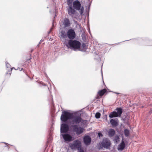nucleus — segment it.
<instances>
[{
  "label": "nucleus",
  "instance_id": "obj_6",
  "mask_svg": "<svg viewBox=\"0 0 152 152\" xmlns=\"http://www.w3.org/2000/svg\"><path fill=\"white\" fill-rule=\"evenodd\" d=\"M72 114L67 111H64L61 115V119L63 122H65L71 119Z\"/></svg>",
  "mask_w": 152,
  "mask_h": 152
},
{
  "label": "nucleus",
  "instance_id": "obj_8",
  "mask_svg": "<svg viewBox=\"0 0 152 152\" xmlns=\"http://www.w3.org/2000/svg\"><path fill=\"white\" fill-rule=\"evenodd\" d=\"M81 146V142L78 140H75L73 142V144L71 145L70 147L72 149H79Z\"/></svg>",
  "mask_w": 152,
  "mask_h": 152
},
{
  "label": "nucleus",
  "instance_id": "obj_24",
  "mask_svg": "<svg viewBox=\"0 0 152 152\" xmlns=\"http://www.w3.org/2000/svg\"><path fill=\"white\" fill-rule=\"evenodd\" d=\"M82 47L84 49H85L86 48V45L85 43H83L82 44Z\"/></svg>",
  "mask_w": 152,
  "mask_h": 152
},
{
  "label": "nucleus",
  "instance_id": "obj_17",
  "mask_svg": "<svg viewBox=\"0 0 152 152\" xmlns=\"http://www.w3.org/2000/svg\"><path fill=\"white\" fill-rule=\"evenodd\" d=\"M110 122L112 125L113 126L115 127L117 126L118 125L117 122L114 119H111Z\"/></svg>",
  "mask_w": 152,
  "mask_h": 152
},
{
  "label": "nucleus",
  "instance_id": "obj_5",
  "mask_svg": "<svg viewBox=\"0 0 152 152\" xmlns=\"http://www.w3.org/2000/svg\"><path fill=\"white\" fill-rule=\"evenodd\" d=\"M68 45L74 49H78L80 48L81 43L77 40H69L68 41Z\"/></svg>",
  "mask_w": 152,
  "mask_h": 152
},
{
  "label": "nucleus",
  "instance_id": "obj_20",
  "mask_svg": "<svg viewBox=\"0 0 152 152\" xmlns=\"http://www.w3.org/2000/svg\"><path fill=\"white\" fill-rule=\"evenodd\" d=\"M15 69L14 67H13L12 68H10L9 70H8V71L7 72L6 74H9L10 75L12 72V69Z\"/></svg>",
  "mask_w": 152,
  "mask_h": 152
},
{
  "label": "nucleus",
  "instance_id": "obj_16",
  "mask_svg": "<svg viewBox=\"0 0 152 152\" xmlns=\"http://www.w3.org/2000/svg\"><path fill=\"white\" fill-rule=\"evenodd\" d=\"M63 24L65 27L69 26L70 25L69 20L67 18L64 19V20Z\"/></svg>",
  "mask_w": 152,
  "mask_h": 152
},
{
  "label": "nucleus",
  "instance_id": "obj_13",
  "mask_svg": "<svg viewBox=\"0 0 152 152\" xmlns=\"http://www.w3.org/2000/svg\"><path fill=\"white\" fill-rule=\"evenodd\" d=\"M60 37L61 38L65 39L67 37V33L64 30L61 31L59 34Z\"/></svg>",
  "mask_w": 152,
  "mask_h": 152
},
{
  "label": "nucleus",
  "instance_id": "obj_10",
  "mask_svg": "<svg viewBox=\"0 0 152 152\" xmlns=\"http://www.w3.org/2000/svg\"><path fill=\"white\" fill-rule=\"evenodd\" d=\"M69 130V126L66 124H63L61 128V133H66Z\"/></svg>",
  "mask_w": 152,
  "mask_h": 152
},
{
  "label": "nucleus",
  "instance_id": "obj_19",
  "mask_svg": "<svg viewBox=\"0 0 152 152\" xmlns=\"http://www.w3.org/2000/svg\"><path fill=\"white\" fill-rule=\"evenodd\" d=\"M124 134L126 137H128L129 134V130L127 129H125L124 130Z\"/></svg>",
  "mask_w": 152,
  "mask_h": 152
},
{
  "label": "nucleus",
  "instance_id": "obj_12",
  "mask_svg": "<svg viewBox=\"0 0 152 152\" xmlns=\"http://www.w3.org/2000/svg\"><path fill=\"white\" fill-rule=\"evenodd\" d=\"M83 141L85 144L87 145H89L91 141V139L90 136H86L83 138Z\"/></svg>",
  "mask_w": 152,
  "mask_h": 152
},
{
  "label": "nucleus",
  "instance_id": "obj_14",
  "mask_svg": "<svg viewBox=\"0 0 152 152\" xmlns=\"http://www.w3.org/2000/svg\"><path fill=\"white\" fill-rule=\"evenodd\" d=\"M125 146V144L124 141L122 140L121 144L118 146V150H123Z\"/></svg>",
  "mask_w": 152,
  "mask_h": 152
},
{
  "label": "nucleus",
  "instance_id": "obj_30",
  "mask_svg": "<svg viewBox=\"0 0 152 152\" xmlns=\"http://www.w3.org/2000/svg\"><path fill=\"white\" fill-rule=\"evenodd\" d=\"M7 64L9 65V64L7 63V64H6V65H7Z\"/></svg>",
  "mask_w": 152,
  "mask_h": 152
},
{
  "label": "nucleus",
  "instance_id": "obj_28",
  "mask_svg": "<svg viewBox=\"0 0 152 152\" xmlns=\"http://www.w3.org/2000/svg\"><path fill=\"white\" fill-rule=\"evenodd\" d=\"M19 70L20 71H21L23 69V68H22L21 70H20V68H19Z\"/></svg>",
  "mask_w": 152,
  "mask_h": 152
},
{
  "label": "nucleus",
  "instance_id": "obj_1",
  "mask_svg": "<svg viewBox=\"0 0 152 152\" xmlns=\"http://www.w3.org/2000/svg\"><path fill=\"white\" fill-rule=\"evenodd\" d=\"M71 119L70 123L72 124L71 126L76 134L79 135L82 133L83 132L84 129L78 126L79 124L84 122L81 115L77 113L73 114Z\"/></svg>",
  "mask_w": 152,
  "mask_h": 152
},
{
  "label": "nucleus",
  "instance_id": "obj_3",
  "mask_svg": "<svg viewBox=\"0 0 152 152\" xmlns=\"http://www.w3.org/2000/svg\"><path fill=\"white\" fill-rule=\"evenodd\" d=\"M73 7L74 9L79 11L80 15H82L84 12V7L82 6L80 1L78 0L75 1L73 2Z\"/></svg>",
  "mask_w": 152,
  "mask_h": 152
},
{
  "label": "nucleus",
  "instance_id": "obj_22",
  "mask_svg": "<svg viewBox=\"0 0 152 152\" xmlns=\"http://www.w3.org/2000/svg\"><path fill=\"white\" fill-rule=\"evenodd\" d=\"M4 143L5 144V145L4 147H5L7 148H8V149H9V146L8 145H9L7 143H6V142H4Z\"/></svg>",
  "mask_w": 152,
  "mask_h": 152
},
{
  "label": "nucleus",
  "instance_id": "obj_27",
  "mask_svg": "<svg viewBox=\"0 0 152 152\" xmlns=\"http://www.w3.org/2000/svg\"><path fill=\"white\" fill-rule=\"evenodd\" d=\"M80 152H84V151L83 150H80Z\"/></svg>",
  "mask_w": 152,
  "mask_h": 152
},
{
  "label": "nucleus",
  "instance_id": "obj_23",
  "mask_svg": "<svg viewBox=\"0 0 152 152\" xmlns=\"http://www.w3.org/2000/svg\"><path fill=\"white\" fill-rule=\"evenodd\" d=\"M115 141L116 142H117L119 140V137H117L115 138Z\"/></svg>",
  "mask_w": 152,
  "mask_h": 152
},
{
  "label": "nucleus",
  "instance_id": "obj_7",
  "mask_svg": "<svg viewBox=\"0 0 152 152\" xmlns=\"http://www.w3.org/2000/svg\"><path fill=\"white\" fill-rule=\"evenodd\" d=\"M110 140L107 138H104L102 142L100 145V148H104L108 149L110 147Z\"/></svg>",
  "mask_w": 152,
  "mask_h": 152
},
{
  "label": "nucleus",
  "instance_id": "obj_29",
  "mask_svg": "<svg viewBox=\"0 0 152 152\" xmlns=\"http://www.w3.org/2000/svg\"><path fill=\"white\" fill-rule=\"evenodd\" d=\"M31 57H30V58L29 59H28V60H27V61H28V60H30V59H31Z\"/></svg>",
  "mask_w": 152,
  "mask_h": 152
},
{
  "label": "nucleus",
  "instance_id": "obj_15",
  "mask_svg": "<svg viewBox=\"0 0 152 152\" xmlns=\"http://www.w3.org/2000/svg\"><path fill=\"white\" fill-rule=\"evenodd\" d=\"M107 92V90L106 89H104L99 91L98 92V94L99 96L102 97Z\"/></svg>",
  "mask_w": 152,
  "mask_h": 152
},
{
  "label": "nucleus",
  "instance_id": "obj_25",
  "mask_svg": "<svg viewBox=\"0 0 152 152\" xmlns=\"http://www.w3.org/2000/svg\"><path fill=\"white\" fill-rule=\"evenodd\" d=\"M98 135L99 137H102L103 136V134L101 133L100 132L98 133Z\"/></svg>",
  "mask_w": 152,
  "mask_h": 152
},
{
  "label": "nucleus",
  "instance_id": "obj_18",
  "mask_svg": "<svg viewBox=\"0 0 152 152\" xmlns=\"http://www.w3.org/2000/svg\"><path fill=\"white\" fill-rule=\"evenodd\" d=\"M109 136L110 137H112L114 135L115 133V130L113 129H110L108 132Z\"/></svg>",
  "mask_w": 152,
  "mask_h": 152
},
{
  "label": "nucleus",
  "instance_id": "obj_9",
  "mask_svg": "<svg viewBox=\"0 0 152 152\" xmlns=\"http://www.w3.org/2000/svg\"><path fill=\"white\" fill-rule=\"evenodd\" d=\"M76 37V34L74 31L72 29H69L67 32V37L70 39H74Z\"/></svg>",
  "mask_w": 152,
  "mask_h": 152
},
{
  "label": "nucleus",
  "instance_id": "obj_4",
  "mask_svg": "<svg viewBox=\"0 0 152 152\" xmlns=\"http://www.w3.org/2000/svg\"><path fill=\"white\" fill-rule=\"evenodd\" d=\"M117 112L113 111L110 113L109 115V116L112 118L114 117H120L122 113V109L121 107H118L115 109Z\"/></svg>",
  "mask_w": 152,
  "mask_h": 152
},
{
  "label": "nucleus",
  "instance_id": "obj_2",
  "mask_svg": "<svg viewBox=\"0 0 152 152\" xmlns=\"http://www.w3.org/2000/svg\"><path fill=\"white\" fill-rule=\"evenodd\" d=\"M67 3L69 7L67 9L68 13L69 15L73 18H75L74 16L75 15L76 12L75 10L72 8V5L73 0H66Z\"/></svg>",
  "mask_w": 152,
  "mask_h": 152
},
{
  "label": "nucleus",
  "instance_id": "obj_31",
  "mask_svg": "<svg viewBox=\"0 0 152 152\" xmlns=\"http://www.w3.org/2000/svg\"><path fill=\"white\" fill-rule=\"evenodd\" d=\"M15 69V70H18V69Z\"/></svg>",
  "mask_w": 152,
  "mask_h": 152
},
{
  "label": "nucleus",
  "instance_id": "obj_11",
  "mask_svg": "<svg viewBox=\"0 0 152 152\" xmlns=\"http://www.w3.org/2000/svg\"><path fill=\"white\" fill-rule=\"evenodd\" d=\"M61 135L65 142H70L72 141V137L70 134H64Z\"/></svg>",
  "mask_w": 152,
  "mask_h": 152
},
{
  "label": "nucleus",
  "instance_id": "obj_26",
  "mask_svg": "<svg viewBox=\"0 0 152 152\" xmlns=\"http://www.w3.org/2000/svg\"><path fill=\"white\" fill-rule=\"evenodd\" d=\"M149 113L150 114H151V113H152V109H151L150 111H149Z\"/></svg>",
  "mask_w": 152,
  "mask_h": 152
},
{
  "label": "nucleus",
  "instance_id": "obj_32",
  "mask_svg": "<svg viewBox=\"0 0 152 152\" xmlns=\"http://www.w3.org/2000/svg\"><path fill=\"white\" fill-rule=\"evenodd\" d=\"M106 119L107 120V118Z\"/></svg>",
  "mask_w": 152,
  "mask_h": 152
},
{
  "label": "nucleus",
  "instance_id": "obj_21",
  "mask_svg": "<svg viewBox=\"0 0 152 152\" xmlns=\"http://www.w3.org/2000/svg\"><path fill=\"white\" fill-rule=\"evenodd\" d=\"M101 116V114L99 112L96 113L95 115V117L97 118H99Z\"/></svg>",
  "mask_w": 152,
  "mask_h": 152
}]
</instances>
